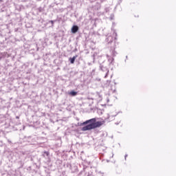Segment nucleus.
Wrapping results in <instances>:
<instances>
[{"label":"nucleus","instance_id":"nucleus-1","mask_svg":"<svg viewBox=\"0 0 176 176\" xmlns=\"http://www.w3.org/2000/svg\"><path fill=\"white\" fill-rule=\"evenodd\" d=\"M96 118H91L82 122L81 125L85 126L81 129L82 131H87L89 130L97 129L98 127H101V126H102V122H101V121L96 122Z\"/></svg>","mask_w":176,"mask_h":176},{"label":"nucleus","instance_id":"nucleus-2","mask_svg":"<svg viewBox=\"0 0 176 176\" xmlns=\"http://www.w3.org/2000/svg\"><path fill=\"white\" fill-rule=\"evenodd\" d=\"M77 31H79V27H78V25H73L72 28V32L73 34H76Z\"/></svg>","mask_w":176,"mask_h":176},{"label":"nucleus","instance_id":"nucleus-3","mask_svg":"<svg viewBox=\"0 0 176 176\" xmlns=\"http://www.w3.org/2000/svg\"><path fill=\"white\" fill-rule=\"evenodd\" d=\"M100 69H101V71H103V72H107V74H108L109 72V70H108V69H107V67H104L102 65H100Z\"/></svg>","mask_w":176,"mask_h":176},{"label":"nucleus","instance_id":"nucleus-4","mask_svg":"<svg viewBox=\"0 0 176 176\" xmlns=\"http://www.w3.org/2000/svg\"><path fill=\"white\" fill-rule=\"evenodd\" d=\"M76 58H78V55H75L72 58H69V61H70L71 64H74V63H75V60H76Z\"/></svg>","mask_w":176,"mask_h":176},{"label":"nucleus","instance_id":"nucleus-5","mask_svg":"<svg viewBox=\"0 0 176 176\" xmlns=\"http://www.w3.org/2000/svg\"><path fill=\"white\" fill-rule=\"evenodd\" d=\"M110 52H111V56L115 57L116 56V52H115V47H111Z\"/></svg>","mask_w":176,"mask_h":176},{"label":"nucleus","instance_id":"nucleus-6","mask_svg":"<svg viewBox=\"0 0 176 176\" xmlns=\"http://www.w3.org/2000/svg\"><path fill=\"white\" fill-rule=\"evenodd\" d=\"M113 40V37H112V36H109L107 37V38L106 39V41H107V42H108V43H111Z\"/></svg>","mask_w":176,"mask_h":176},{"label":"nucleus","instance_id":"nucleus-7","mask_svg":"<svg viewBox=\"0 0 176 176\" xmlns=\"http://www.w3.org/2000/svg\"><path fill=\"white\" fill-rule=\"evenodd\" d=\"M69 94L70 96H72V97H75V96L78 95V92L75 91H72L69 93Z\"/></svg>","mask_w":176,"mask_h":176},{"label":"nucleus","instance_id":"nucleus-8","mask_svg":"<svg viewBox=\"0 0 176 176\" xmlns=\"http://www.w3.org/2000/svg\"><path fill=\"white\" fill-rule=\"evenodd\" d=\"M113 60H115L113 58H108V61L110 63V64H112V63H113Z\"/></svg>","mask_w":176,"mask_h":176},{"label":"nucleus","instance_id":"nucleus-9","mask_svg":"<svg viewBox=\"0 0 176 176\" xmlns=\"http://www.w3.org/2000/svg\"><path fill=\"white\" fill-rule=\"evenodd\" d=\"M54 21H49V23H51L52 27H53V25H54Z\"/></svg>","mask_w":176,"mask_h":176},{"label":"nucleus","instance_id":"nucleus-10","mask_svg":"<svg viewBox=\"0 0 176 176\" xmlns=\"http://www.w3.org/2000/svg\"><path fill=\"white\" fill-rule=\"evenodd\" d=\"M44 155H46V156H49V152L45 151Z\"/></svg>","mask_w":176,"mask_h":176},{"label":"nucleus","instance_id":"nucleus-11","mask_svg":"<svg viewBox=\"0 0 176 176\" xmlns=\"http://www.w3.org/2000/svg\"><path fill=\"white\" fill-rule=\"evenodd\" d=\"M127 156H128V155L126 154L125 156H124L125 160H126V159L127 158Z\"/></svg>","mask_w":176,"mask_h":176},{"label":"nucleus","instance_id":"nucleus-12","mask_svg":"<svg viewBox=\"0 0 176 176\" xmlns=\"http://www.w3.org/2000/svg\"><path fill=\"white\" fill-rule=\"evenodd\" d=\"M113 35H115L116 36L118 34L116 32H114Z\"/></svg>","mask_w":176,"mask_h":176},{"label":"nucleus","instance_id":"nucleus-13","mask_svg":"<svg viewBox=\"0 0 176 176\" xmlns=\"http://www.w3.org/2000/svg\"><path fill=\"white\" fill-rule=\"evenodd\" d=\"M107 58H109V55H107Z\"/></svg>","mask_w":176,"mask_h":176},{"label":"nucleus","instance_id":"nucleus-14","mask_svg":"<svg viewBox=\"0 0 176 176\" xmlns=\"http://www.w3.org/2000/svg\"><path fill=\"white\" fill-rule=\"evenodd\" d=\"M43 156L45 157V154H43Z\"/></svg>","mask_w":176,"mask_h":176}]
</instances>
